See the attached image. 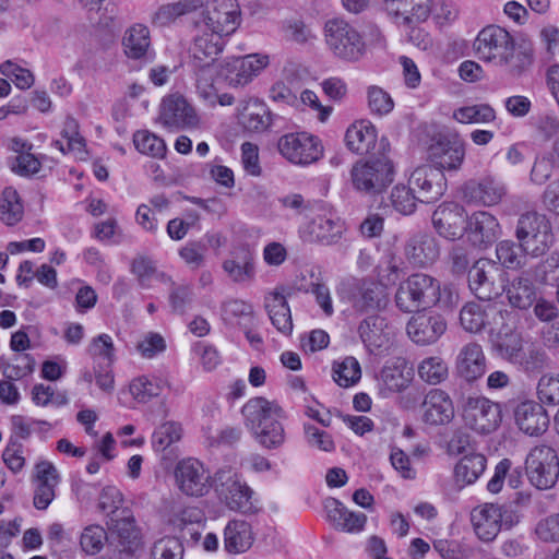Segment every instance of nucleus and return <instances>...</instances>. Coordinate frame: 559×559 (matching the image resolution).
<instances>
[{
	"label": "nucleus",
	"mask_w": 559,
	"mask_h": 559,
	"mask_svg": "<svg viewBox=\"0 0 559 559\" xmlns=\"http://www.w3.org/2000/svg\"><path fill=\"white\" fill-rule=\"evenodd\" d=\"M241 414L246 427L262 448L274 450L284 444V412L275 401L263 396L252 397L242 406Z\"/></svg>",
	"instance_id": "nucleus-1"
},
{
	"label": "nucleus",
	"mask_w": 559,
	"mask_h": 559,
	"mask_svg": "<svg viewBox=\"0 0 559 559\" xmlns=\"http://www.w3.org/2000/svg\"><path fill=\"white\" fill-rule=\"evenodd\" d=\"M441 301L440 282L424 273H415L403 281L395 294L396 307L403 312H414Z\"/></svg>",
	"instance_id": "nucleus-2"
},
{
	"label": "nucleus",
	"mask_w": 559,
	"mask_h": 559,
	"mask_svg": "<svg viewBox=\"0 0 559 559\" xmlns=\"http://www.w3.org/2000/svg\"><path fill=\"white\" fill-rule=\"evenodd\" d=\"M191 67L197 81H211L217 73L216 60L225 46V35L195 23Z\"/></svg>",
	"instance_id": "nucleus-3"
},
{
	"label": "nucleus",
	"mask_w": 559,
	"mask_h": 559,
	"mask_svg": "<svg viewBox=\"0 0 559 559\" xmlns=\"http://www.w3.org/2000/svg\"><path fill=\"white\" fill-rule=\"evenodd\" d=\"M324 35L329 50L337 59L356 62L366 52L361 34L345 20H329L324 26Z\"/></svg>",
	"instance_id": "nucleus-4"
},
{
	"label": "nucleus",
	"mask_w": 559,
	"mask_h": 559,
	"mask_svg": "<svg viewBox=\"0 0 559 559\" xmlns=\"http://www.w3.org/2000/svg\"><path fill=\"white\" fill-rule=\"evenodd\" d=\"M353 187L362 193L374 195L383 192L394 179V166L389 157L357 162L350 170Z\"/></svg>",
	"instance_id": "nucleus-5"
},
{
	"label": "nucleus",
	"mask_w": 559,
	"mask_h": 559,
	"mask_svg": "<svg viewBox=\"0 0 559 559\" xmlns=\"http://www.w3.org/2000/svg\"><path fill=\"white\" fill-rule=\"evenodd\" d=\"M525 471L530 483L539 490L552 488L559 477V457L547 444L531 449L525 460Z\"/></svg>",
	"instance_id": "nucleus-6"
},
{
	"label": "nucleus",
	"mask_w": 559,
	"mask_h": 559,
	"mask_svg": "<svg viewBox=\"0 0 559 559\" xmlns=\"http://www.w3.org/2000/svg\"><path fill=\"white\" fill-rule=\"evenodd\" d=\"M460 412L468 428L477 433H490L501 423V407L484 396H467L463 399Z\"/></svg>",
	"instance_id": "nucleus-7"
},
{
	"label": "nucleus",
	"mask_w": 559,
	"mask_h": 559,
	"mask_svg": "<svg viewBox=\"0 0 559 559\" xmlns=\"http://www.w3.org/2000/svg\"><path fill=\"white\" fill-rule=\"evenodd\" d=\"M107 526L108 544L119 555L131 558L142 548L141 533L130 510L123 509L120 516L110 518Z\"/></svg>",
	"instance_id": "nucleus-8"
},
{
	"label": "nucleus",
	"mask_w": 559,
	"mask_h": 559,
	"mask_svg": "<svg viewBox=\"0 0 559 559\" xmlns=\"http://www.w3.org/2000/svg\"><path fill=\"white\" fill-rule=\"evenodd\" d=\"M516 238L524 250L543 254L552 241L551 226L545 215L527 212L519 218Z\"/></svg>",
	"instance_id": "nucleus-9"
},
{
	"label": "nucleus",
	"mask_w": 559,
	"mask_h": 559,
	"mask_svg": "<svg viewBox=\"0 0 559 559\" xmlns=\"http://www.w3.org/2000/svg\"><path fill=\"white\" fill-rule=\"evenodd\" d=\"M277 148L284 158L300 166L311 165L323 156L321 141L307 132L287 133L281 136Z\"/></svg>",
	"instance_id": "nucleus-10"
},
{
	"label": "nucleus",
	"mask_w": 559,
	"mask_h": 559,
	"mask_svg": "<svg viewBox=\"0 0 559 559\" xmlns=\"http://www.w3.org/2000/svg\"><path fill=\"white\" fill-rule=\"evenodd\" d=\"M174 477L176 487L187 497H204L213 486L209 469L199 460L192 457L177 463Z\"/></svg>",
	"instance_id": "nucleus-11"
},
{
	"label": "nucleus",
	"mask_w": 559,
	"mask_h": 559,
	"mask_svg": "<svg viewBox=\"0 0 559 559\" xmlns=\"http://www.w3.org/2000/svg\"><path fill=\"white\" fill-rule=\"evenodd\" d=\"M195 23L228 37L240 24L239 4L237 0H212Z\"/></svg>",
	"instance_id": "nucleus-12"
},
{
	"label": "nucleus",
	"mask_w": 559,
	"mask_h": 559,
	"mask_svg": "<svg viewBox=\"0 0 559 559\" xmlns=\"http://www.w3.org/2000/svg\"><path fill=\"white\" fill-rule=\"evenodd\" d=\"M511 34L497 25L484 27L474 40V50L478 59L498 66L506 60L508 49L512 48Z\"/></svg>",
	"instance_id": "nucleus-13"
},
{
	"label": "nucleus",
	"mask_w": 559,
	"mask_h": 559,
	"mask_svg": "<svg viewBox=\"0 0 559 559\" xmlns=\"http://www.w3.org/2000/svg\"><path fill=\"white\" fill-rule=\"evenodd\" d=\"M346 231V224L337 212L331 207L320 209L307 225L308 241L333 246L341 241Z\"/></svg>",
	"instance_id": "nucleus-14"
},
{
	"label": "nucleus",
	"mask_w": 559,
	"mask_h": 559,
	"mask_svg": "<svg viewBox=\"0 0 559 559\" xmlns=\"http://www.w3.org/2000/svg\"><path fill=\"white\" fill-rule=\"evenodd\" d=\"M217 475L219 483L216 485L215 490L221 500L230 510L243 514H253L259 510L254 492L247 484L229 475L224 480V473H218Z\"/></svg>",
	"instance_id": "nucleus-15"
},
{
	"label": "nucleus",
	"mask_w": 559,
	"mask_h": 559,
	"mask_svg": "<svg viewBox=\"0 0 559 559\" xmlns=\"http://www.w3.org/2000/svg\"><path fill=\"white\" fill-rule=\"evenodd\" d=\"M408 183L421 203L439 200L447 190L443 171L429 164L416 167L409 175Z\"/></svg>",
	"instance_id": "nucleus-16"
},
{
	"label": "nucleus",
	"mask_w": 559,
	"mask_h": 559,
	"mask_svg": "<svg viewBox=\"0 0 559 559\" xmlns=\"http://www.w3.org/2000/svg\"><path fill=\"white\" fill-rule=\"evenodd\" d=\"M159 121L169 129L179 130L197 127L199 117L183 96L171 94L162 100Z\"/></svg>",
	"instance_id": "nucleus-17"
},
{
	"label": "nucleus",
	"mask_w": 559,
	"mask_h": 559,
	"mask_svg": "<svg viewBox=\"0 0 559 559\" xmlns=\"http://www.w3.org/2000/svg\"><path fill=\"white\" fill-rule=\"evenodd\" d=\"M447 320L435 311L418 312L406 325L409 338L418 345L436 343L447 331Z\"/></svg>",
	"instance_id": "nucleus-18"
},
{
	"label": "nucleus",
	"mask_w": 559,
	"mask_h": 559,
	"mask_svg": "<svg viewBox=\"0 0 559 559\" xmlns=\"http://www.w3.org/2000/svg\"><path fill=\"white\" fill-rule=\"evenodd\" d=\"M359 336L369 353L388 350L395 336L394 328L384 317L373 314L362 320L358 326Z\"/></svg>",
	"instance_id": "nucleus-19"
},
{
	"label": "nucleus",
	"mask_w": 559,
	"mask_h": 559,
	"mask_svg": "<svg viewBox=\"0 0 559 559\" xmlns=\"http://www.w3.org/2000/svg\"><path fill=\"white\" fill-rule=\"evenodd\" d=\"M467 214L465 209L453 202L439 205L432 214V224L437 233L449 240H455L466 231Z\"/></svg>",
	"instance_id": "nucleus-20"
},
{
	"label": "nucleus",
	"mask_w": 559,
	"mask_h": 559,
	"mask_svg": "<svg viewBox=\"0 0 559 559\" xmlns=\"http://www.w3.org/2000/svg\"><path fill=\"white\" fill-rule=\"evenodd\" d=\"M503 313H508V311H503L497 305L483 306L477 302H468L460 312V322L463 329L471 333H477L486 326L493 331L503 322Z\"/></svg>",
	"instance_id": "nucleus-21"
},
{
	"label": "nucleus",
	"mask_w": 559,
	"mask_h": 559,
	"mask_svg": "<svg viewBox=\"0 0 559 559\" xmlns=\"http://www.w3.org/2000/svg\"><path fill=\"white\" fill-rule=\"evenodd\" d=\"M428 157L442 171L456 170L465 157V143L459 136H442L431 143Z\"/></svg>",
	"instance_id": "nucleus-22"
},
{
	"label": "nucleus",
	"mask_w": 559,
	"mask_h": 559,
	"mask_svg": "<svg viewBox=\"0 0 559 559\" xmlns=\"http://www.w3.org/2000/svg\"><path fill=\"white\" fill-rule=\"evenodd\" d=\"M503 507L495 503H484L471 512V522L476 536L485 542H492L502 527Z\"/></svg>",
	"instance_id": "nucleus-23"
},
{
	"label": "nucleus",
	"mask_w": 559,
	"mask_h": 559,
	"mask_svg": "<svg viewBox=\"0 0 559 559\" xmlns=\"http://www.w3.org/2000/svg\"><path fill=\"white\" fill-rule=\"evenodd\" d=\"M499 271L495 263L480 259L468 271V286L480 300H491L500 294L495 284V274Z\"/></svg>",
	"instance_id": "nucleus-24"
},
{
	"label": "nucleus",
	"mask_w": 559,
	"mask_h": 559,
	"mask_svg": "<svg viewBox=\"0 0 559 559\" xmlns=\"http://www.w3.org/2000/svg\"><path fill=\"white\" fill-rule=\"evenodd\" d=\"M326 521L337 531L357 534L364 531L367 515L348 510L340 500L328 498L324 501Z\"/></svg>",
	"instance_id": "nucleus-25"
},
{
	"label": "nucleus",
	"mask_w": 559,
	"mask_h": 559,
	"mask_svg": "<svg viewBox=\"0 0 559 559\" xmlns=\"http://www.w3.org/2000/svg\"><path fill=\"white\" fill-rule=\"evenodd\" d=\"M404 254L414 266L431 265L440 255L438 240L430 234L417 233L407 239Z\"/></svg>",
	"instance_id": "nucleus-26"
},
{
	"label": "nucleus",
	"mask_w": 559,
	"mask_h": 559,
	"mask_svg": "<svg viewBox=\"0 0 559 559\" xmlns=\"http://www.w3.org/2000/svg\"><path fill=\"white\" fill-rule=\"evenodd\" d=\"M421 408L423 420L431 426L447 425L454 418L453 402L440 389H432L425 395Z\"/></svg>",
	"instance_id": "nucleus-27"
},
{
	"label": "nucleus",
	"mask_w": 559,
	"mask_h": 559,
	"mask_svg": "<svg viewBox=\"0 0 559 559\" xmlns=\"http://www.w3.org/2000/svg\"><path fill=\"white\" fill-rule=\"evenodd\" d=\"M121 44L124 56L130 60L151 62L154 58L150 29L144 24L135 23L128 27Z\"/></svg>",
	"instance_id": "nucleus-28"
},
{
	"label": "nucleus",
	"mask_w": 559,
	"mask_h": 559,
	"mask_svg": "<svg viewBox=\"0 0 559 559\" xmlns=\"http://www.w3.org/2000/svg\"><path fill=\"white\" fill-rule=\"evenodd\" d=\"M465 233L474 246L487 247L498 239L500 225L489 212L477 211L468 217Z\"/></svg>",
	"instance_id": "nucleus-29"
},
{
	"label": "nucleus",
	"mask_w": 559,
	"mask_h": 559,
	"mask_svg": "<svg viewBox=\"0 0 559 559\" xmlns=\"http://www.w3.org/2000/svg\"><path fill=\"white\" fill-rule=\"evenodd\" d=\"M514 418L520 430L528 436L543 435L549 426L547 412L534 401L521 402L514 411Z\"/></svg>",
	"instance_id": "nucleus-30"
},
{
	"label": "nucleus",
	"mask_w": 559,
	"mask_h": 559,
	"mask_svg": "<svg viewBox=\"0 0 559 559\" xmlns=\"http://www.w3.org/2000/svg\"><path fill=\"white\" fill-rule=\"evenodd\" d=\"M486 357L481 346L477 343H467L459 352L455 359L457 374L473 382L481 378L486 372Z\"/></svg>",
	"instance_id": "nucleus-31"
},
{
	"label": "nucleus",
	"mask_w": 559,
	"mask_h": 559,
	"mask_svg": "<svg viewBox=\"0 0 559 559\" xmlns=\"http://www.w3.org/2000/svg\"><path fill=\"white\" fill-rule=\"evenodd\" d=\"M352 304L359 312L383 310L388 305L384 288L374 282L362 281L357 283L352 296Z\"/></svg>",
	"instance_id": "nucleus-32"
},
{
	"label": "nucleus",
	"mask_w": 559,
	"mask_h": 559,
	"mask_svg": "<svg viewBox=\"0 0 559 559\" xmlns=\"http://www.w3.org/2000/svg\"><path fill=\"white\" fill-rule=\"evenodd\" d=\"M222 267L234 283L251 282L255 277L254 254L248 247H241L223 261Z\"/></svg>",
	"instance_id": "nucleus-33"
},
{
	"label": "nucleus",
	"mask_w": 559,
	"mask_h": 559,
	"mask_svg": "<svg viewBox=\"0 0 559 559\" xmlns=\"http://www.w3.org/2000/svg\"><path fill=\"white\" fill-rule=\"evenodd\" d=\"M463 194L468 202L491 206L501 201L506 194V189L500 181L486 177L480 181L472 180L466 182L463 188Z\"/></svg>",
	"instance_id": "nucleus-34"
},
{
	"label": "nucleus",
	"mask_w": 559,
	"mask_h": 559,
	"mask_svg": "<svg viewBox=\"0 0 559 559\" xmlns=\"http://www.w3.org/2000/svg\"><path fill=\"white\" fill-rule=\"evenodd\" d=\"M376 127L369 120H358L352 123L345 133L346 146L356 154H368L377 143Z\"/></svg>",
	"instance_id": "nucleus-35"
},
{
	"label": "nucleus",
	"mask_w": 559,
	"mask_h": 559,
	"mask_svg": "<svg viewBox=\"0 0 559 559\" xmlns=\"http://www.w3.org/2000/svg\"><path fill=\"white\" fill-rule=\"evenodd\" d=\"M510 305L521 310L528 309L536 300L537 289L528 275L521 274L511 278L504 287Z\"/></svg>",
	"instance_id": "nucleus-36"
},
{
	"label": "nucleus",
	"mask_w": 559,
	"mask_h": 559,
	"mask_svg": "<svg viewBox=\"0 0 559 559\" xmlns=\"http://www.w3.org/2000/svg\"><path fill=\"white\" fill-rule=\"evenodd\" d=\"M252 543V531L248 522L240 520L228 522L224 531V544L229 554L245 552Z\"/></svg>",
	"instance_id": "nucleus-37"
},
{
	"label": "nucleus",
	"mask_w": 559,
	"mask_h": 559,
	"mask_svg": "<svg viewBox=\"0 0 559 559\" xmlns=\"http://www.w3.org/2000/svg\"><path fill=\"white\" fill-rule=\"evenodd\" d=\"M265 309L272 324L283 334L288 335L293 331L290 308L285 297L280 293H271L265 298Z\"/></svg>",
	"instance_id": "nucleus-38"
},
{
	"label": "nucleus",
	"mask_w": 559,
	"mask_h": 559,
	"mask_svg": "<svg viewBox=\"0 0 559 559\" xmlns=\"http://www.w3.org/2000/svg\"><path fill=\"white\" fill-rule=\"evenodd\" d=\"M487 459L480 453L464 455L454 466V479L460 487L474 484L484 473Z\"/></svg>",
	"instance_id": "nucleus-39"
},
{
	"label": "nucleus",
	"mask_w": 559,
	"mask_h": 559,
	"mask_svg": "<svg viewBox=\"0 0 559 559\" xmlns=\"http://www.w3.org/2000/svg\"><path fill=\"white\" fill-rule=\"evenodd\" d=\"M204 7V0H180L160 5L152 17L153 24L164 26L175 22L178 17L191 14Z\"/></svg>",
	"instance_id": "nucleus-40"
},
{
	"label": "nucleus",
	"mask_w": 559,
	"mask_h": 559,
	"mask_svg": "<svg viewBox=\"0 0 559 559\" xmlns=\"http://www.w3.org/2000/svg\"><path fill=\"white\" fill-rule=\"evenodd\" d=\"M168 381L157 376H141L133 379L129 385L131 395L139 403H147L153 397L159 396Z\"/></svg>",
	"instance_id": "nucleus-41"
},
{
	"label": "nucleus",
	"mask_w": 559,
	"mask_h": 559,
	"mask_svg": "<svg viewBox=\"0 0 559 559\" xmlns=\"http://www.w3.org/2000/svg\"><path fill=\"white\" fill-rule=\"evenodd\" d=\"M493 348L502 359L514 365L524 350L523 337L519 332L510 330L497 337Z\"/></svg>",
	"instance_id": "nucleus-42"
},
{
	"label": "nucleus",
	"mask_w": 559,
	"mask_h": 559,
	"mask_svg": "<svg viewBox=\"0 0 559 559\" xmlns=\"http://www.w3.org/2000/svg\"><path fill=\"white\" fill-rule=\"evenodd\" d=\"M333 380L342 388H350L361 378V368L358 360L348 356L341 361H334L332 367Z\"/></svg>",
	"instance_id": "nucleus-43"
},
{
	"label": "nucleus",
	"mask_w": 559,
	"mask_h": 559,
	"mask_svg": "<svg viewBox=\"0 0 559 559\" xmlns=\"http://www.w3.org/2000/svg\"><path fill=\"white\" fill-rule=\"evenodd\" d=\"M241 122L243 127L252 132H263L272 123L269 108L258 99H254L246 108Z\"/></svg>",
	"instance_id": "nucleus-44"
},
{
	"label": "nucleus",
	"mask_w": 559,
	"mask_h": 559,
	"mask_svg": "<svg viewBox=\"0 0 559 559\" xmlns=\"http://www.w3.org/2000/svg\"><path fill=\"white\" fill-rule=\"evenodd\" d=\"M23 217V205L17 191L12 187H7L1 193L0 218L8 225L13 226Z\"/></svg>",
	"instance_id": "nucleus-45"
},
{
	"label": "nucleus",
	"mask_w": 559,
	"mask_h": 559,
	"mask_svg": "<svg viewBox=\"0 0 559 559\" xmlns=\"http://www.w3.org/2000/svg\"><path fill=\"white\" fill-rule=\"evenodd\" d=\"M417 372L419 378L428 384H439L443 382L449 376V368L447 362L439 356H431L424 358L418 367Z\"/></svg>",
	"instance_id": "nucleus-46"
},
{
	"label": "nucleus",
	"mask_w": 559,
	"mask_h": 559,
	"mask_svg": "<svg viewBox=\"0 0 559 559\" xmlns=\"http://www.w3.org/2000/svg\"><path fill=\"white\" fill-rule=\"evenodd\" d=\"M533 64V52L528 48L515 47L514 40L512 48L508 49L506 60H502L498 66L507 67L508 71L513 76H520L526 72Z\"/></svg>",
	"instance_id": "nucleus-47"
},
{
	"label": "nucleus",
	"mask_w": 559,
	"mask_h": 559,
	"mask_svg": "<svg viewBox=\"0 0 559 559\" xmlns=\"http://www.w3.org/2000/svg\"><path fill=\"white\" fill-rule=\"evenodd\" d=\"M453 118L460 123H488L496 119V111L487 104L460 107Z\"/></svg>",
	"instance_id": "nucleus-48"
},
{
	"label": "nucleus",
	"mask_w": 559,
	"mask_h": 559,
	"mask_svg": "<svg viewBox=\"0 0 559 559\" xmlns=\"http://www.w3.org/2000/svg\"><path fill=\"white\" fill-rule=\"evenodd\" d=\"M515 365L528 374H537L549 367L550 360L543 348L530 346L523 350Z\"/></svg>",
	"instance_id": "nucleus-49"
},
{
	"label": "nucleus",
	"mask_w": 559,
	"mask_h": 559,
	"mask_svg": "<svg viewBox=\"0 0 559 559\" xmlns=\"http://www.w3.org/2000/svg\"><path fill=\"white\" fill-rule=\"evenodd\" d=\"M393 209L403 214L411 215L415 212L419 199L411 185H396L390 195Z\"/></svg>",
	"instance_id": "nucleus-50"
},
{
	"label": "nucleus",
	"mask_w": 559,
	"mask_h": 559,
	"mask_svg": "<svg viewBox=\"0 0 559 559\" xmlns=\"http://www.w3.org/2000/svg\"><path fill=\"white\" fill-rule=\"evenodd\" d=\"M133 143L141 154L155 158H163L166 154L164 140L148 131H136L133 135Z\"/></svg>",
	"instance_id": "nucleus-51"
},
{
	"label": "nucleus",
	"mask_w": 559,
	"mask_h": 559,
	"mask_svg": "<svg viewBox=\"0 0 559 559\" xmlns=\"http://www.w3.org/2000/svg\"><path fill=\"white\" fill-rule=\"evenodd\" d=\"M523 252L527 251L522 248L521 243L518 246L511 240L500 241L496 248L499 262L508 269H518L524 264L525 255Z\"/></svg>",
	"instance_id": "nucleus-52"
},
{
	"label": "nucleus",
	"mask_w": 559,
	"mask_h": 559,
	"mask_svg": "<svg viewBox=\"0 0 559 559\" xmlns=\"http://www.w3.org/2000/svg\"><path fill=\"white\" fill-rule=\"evenodd\" d=\"M253 309L252 306L243 300L233 299L225 301L222 305V316L225 321L230 323L237 322L238 324L252 321Z\"/></svg>",
	"instance_id": "nucleus-53"
},
{
	"label": "nucleus",
	"mask_w": 559,
	"mask_h": 559,
	"mask_svg": "<svg viewBox=\"0 0 559 559\" xmlns=\"http://www.w3.org/2000/svg\"><path fill=\"white\" fill-rule=\"evenodd\" d=\"M151 559H182L183 546L176 537H163L156 540L150 551Z\"/></svg>",
	"instance_id": "nucleus-54"
},
{
	"label": "nucleus",
	"mask_w": 559,
	"mask_h": 559,
	"mask_svg": "<svg viewBox=\"0 0 559 559\" xmlns=\"http://www.w3.org/2000/svg\"><path fill=\"white\" fill-rule=\"evenodd\" d=\"M131 271L138 277L142 286H150L154 278L163 282H170V278L164 273H158L153 261L145 257L135 258L132 262Z\"/></svg>",
	"instance_id": "nucleus-55"
},
{
	"label": "nucleus",
	"mask_w": 559,
	"mask_h": 559,
	"mask_svg": "<svg viewBox=\"0 0 559 559\" xmlns=\"http://www.w3.org/2000/svg\"><path fill=\"white\" fill-rule=\"evenodd\" d=\"M123 503V496L116 486H105L98 498V508L106 513L109 519L112 516H120L121 506Z\"/></svg>",
	"instance_id": "nucleus-56"
},
{
	"label": "nucleus",
	"mask_w": 559,
	"mask_h": 559,
	"mask_svg": "<svg viewBox=\"0 0 559 559\" xmlns=\"http://www.w3.org/2000/svg\"><path fill=\"white\" fill-rule=\"evenodd\" d=\"M0 73L11 79L20 90H28L35 82V76L28 69L22 68L11 60L0 64Z\"/></svg>",
	"instance_id": "nucleus-57"
},
{
	"label": "nucleus",
	"mask_w": 559,
	"mask_h": 559,
	"mask_svg": "<svg viewBox=\"0 0 559 559\" xmlns=\"http://www.w3.org/2000/svg\"><path fill=\"white\" fill-rule=\"evenodd\" d=\"M207 246L203 240L188 241L179 250L180 258L192 270H198L205 264Z\"/></svg>",
	"instance_id": "nucleus-58"
},
{
	"label": "nucleus",
	"mask_w": 559,
	"mask_h": 559,
	"mask_svg": "<svg viewBox=\"0 0 559 559\" xmlns=\"http://www.w3.org/2000/svg\"><path fill=\"white\" fill-rule=\"evenodd\" d=\"M105 540L108 542V532L99 525H90L84 528L80 544L86 554L95 555L100 551Z\"/></svg>",
	"instance_id": "nucleus-59"
},
{
	"label": "nucleus",
	"mask_w": 559,
	"mask_h": 559,
	"mask_svg": "<svg viewBox=\"0 0 559 559\" xmlns=\"http://www.w3.org/2000/svg\"><path fill=\"white\" fill-rule=\"evenodd\" d=\"M182 435L181 425L175 421H167L160 425L153 433V445L156 450H165L174 442L180 440Z\"/></svg>",
	"instance_id": "nucleus-60"
},
{
	"label": "nucleus",
	"mask_w": 559,
	"mask_h": 559,
	"mask_svg": "<svg viewBox=\"0 0 559 559\" xmlns=\"http://www.w3.org/2000/svg\"><path fill=\"white\" fill-rule=\"evenodd\" d=\"M556 163L557 162L550 153L537 156L531 169V182L538 186L546 183L554 174Z\"/></svg>",
	"instance_id": "nucleus-61"
},
{
	"label": "nucleus",
	"mask_w": 559,
	"mask_h": 559,
	"mask_svg": "<svg viewBox=\"0 0 559 559\" xmlns=\"http://www.w3.org/2000/svg\"><path fill=\"white\" fill-rule=\"evenodd\" d=\"M537 395L543 404H559V374H544L537 384Z\"/></svg>",
	"instance_id": "nucleus-62"
},
{
	"label": "nucleus",
	"mask_w": 559,
	"mask_h": 559,
	"mask_svg": "<svg viewBox=\"0 0 559 559\" xmlns=\"http://www.w3.org/2000/svg\"><path fill=\"white\" fill-rule=\"evenodd\" d=\"M368 107L370 111L378 116H383L392 111L394 107L391 96L379 86H370L367 92Z\"/></svg>",
	"instance_id": "nucleus-63"
},
{
	"label": "nucleus",
	"mask_w": 559,
	"mask_h": 559,
	"mask_svg": "<svg viewBox=\"0 0 559 559\" xmlns=\"http://www.w3.org/2000/svg\"><path fill=\"white\" fill-rule=\"evenodd\" d=\"M534 533L543 543H559V513L540 519L536 523Z\"/></svg>",
	"instance_id": "nucleus-64"
}]
</instances>
